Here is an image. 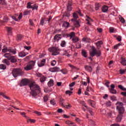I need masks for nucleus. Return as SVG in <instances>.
I'll return each instance as SVG.
<instances>
[{"mask_svg":"<svg viewBox=\"0 0 126 126\" xmlns=\"http://www.w3.org/2000/svg\"><path fill=\"white\" fill-rule=\"evenodd\" d=\"M22 38H23V36H22L21 34H19L17 36L16 40L18 41V42L21 41Z\"/></svg>","mask_w":126,"mask_h":126,"instance_id":"obj_24","label":"nucleus"},{"mask_svg":"<svg viewBox=\"0 0 126 126\" xmlns=\"http://www.w3.org/2000/svg\"><path fill=\"white\" fill-rule=\"evenodd\" d=\"M61 36H62V34H57L54 36V39H57L59 38V36L61 37Z\"/></svg>","mask_w":126,"mask_h":126,"instance_id":"obj_53","label":"nucleus"},{"mask_svg":"<svg viewBox=\"0 0 126 126\" xmlns=\"http://www.w3.org/2000/svg\"><path fill=\"white\" fill-rule=\"evenodd\" d=\"M2 22H3V23L8 22V17L7 16H4Z\"/></svg>","mask_w":126,"mask_h":126,"instance_id":"obj_28","label":"nucleus"},{"mask_svg":"<svg viewBox=\"0 0 126 126\" xmlns=\"http://www.w3.org/2000/svg\"><path fill=\"white\" fill-rule=\"evenodd\" d=\"M92 51L91 52H90V56L92 54H93L94 53V52H95L97 51L94 46H92Z\"/></svg>","mask_w":126,"mask_h":126,"instance_id":"obj_33","label":"nucleus"},{"mask_svg":"<svg viewBox=\"0 0 126 126\" xmlns=\"http://www.w3.org/2000/svg\"><path fill=\"white\" fill-rule=\"evenodd\" d=\"M67 37H70V39H71V38H74V37H75V32H71L70 34H67Z\"/></svg>","mask_w":126,"mask_h":126,"instance_id":"obj_17","label":"nucleus"},{"mask_svg":"<svg viewBox=\"0 0 126 126\" xmlns=\"http://www.w3.org/2000/svg\"><path fill=\"white\" fill-rule=\"evenodd\" d=\"M62 32L61 29H59V30H57L56 29L53 32V34H57V33H60V32Z\"/></svg>","mask_w":126,"mask_h":126,"instance_id":"obj_44","label":"nucleus"},{"mask_svg":"<svg viewBox=\"0 0 126 126\" xmlns=\"http://www.w3.org/2000/svg\"><path fill=\"white\" fill-rule=\"evenodd\" d=\"M23 73H24V72H23L21 68H14L12 71V74L15 78L17 77V76L23 75Z\"/></svg>","mask_w":126,"mask_h":126,"instance_id":"obj_4","label":"nucleus"},{"mask_svg":"<svg viewBox=\"0 0 126 126\" xmlns=\"http://www.w3.org/2000/svg\"><path fill=\"white\" fill-rule=\"evenodd\" d=\"M36 76H37V77H41L43 76V75H42V74L40 73H37L36 74Z\"/></svg>","mask_w":126,"mask_h":126,"instance_id":"obj_64","label":"nucleus"},{"mask_svg":"<svg viewBox=\"0 0 126 126\" xmlns=\"http://www.w3.org/2000/svg\"><path fill=\"white\" fill-rule=\"evenodd\" d=\"M80 104H82V106H84V107H85V108H86L87 109H88V106L86 105V103H85V101H80Z\"/></svg>","mask_w":126,"mask_h":126,"instance_id":"obj_41","label":"nucleus"},{"mask_svg":"<svg viewBox=\"0 0 126 126\" xmlns=\"http://www.w3.org/2000/svg\"><path fill=\"white\" fill-rule=\"evenodd\" d=\"M99 8H100V4H99V3H95V10H99Z\"/></svg>","mask_w":126,"mask_h":126,"instance_id":"obj_39","label":"nucleus"},{"mask_svg":"<svg viewBox=\"0 0 126 126\" xmlns=\"http://www.w3.org/2000/svg\"><path fill=\"white\" fill-rule=\"evenodd\" d=\"M48 51L50 53H52V56H58V55H60L61 50L59 47H51L48 48Z\"/></svg>","mask_w":126,"mask_h":126,"instance_id":"obj_3","label":"nucleus"},{"mask_svg":"<svg viewBox=\"0 0 126 126\" xmlns=\"http://www.w3.org/2000/svg\"><path fill=\"white\" fill-rule=\"evenodd\" d=\"M25 49H26V50H28V51H29V50H31V46H24Z\"/></svg>","mask_w":126,"mask_h":126,"instance_id":"obj_62","label":"nucleus"},{"mask_svg":"<svg viewBox=\"0 0 126 126\" xmlns=\"http://www.w3.org/2000/svg\"><path fill=\"white\" fill-rule=\"evenodd\" d=\"M2 53H6V52H8V48L7 47H6L5 48H3L2 50Z\"/></svg>","mask_w":126,"mask_h":126,"instance_id":"obj_51","label":"nucleus"},{"mask_svg":"<svg viewBox=\"0 0 126 126\" xmlns=\"http://www.w3.org/2000/svg\"><path fill=\"white\" fill-rule=\"evenodd\" d=\"M73 18H76L77 19V18H78V15H77V14L76 13L74 12L73 14Z\"/></svg>","mask_w":126,"mask_h":126,"instance_id":"obj_48","label":"nucleus"},{"mask_svg":"<svg viewBox=\"0 0 126 126\" xmlns=\"http://www.w3.org/2000/svg\"><path fill=\"white\" fill-rule=\"evenodd\" d=\"M71 3H68L67 6V10L68 11H71L72 10V7H71Z\"/></svg>","mask_w":126,"mask_h":126,"instance_id":"obj_23","label":"nucleus"},{"mask_svg":"<svg viewBox=\"0 0 126 126\" xmlns=\"http://www.w3.org/2000/svg\"><path fill=\"white\" fill-rule=\"evenodd\" d=\"M46 79H47V77H45L44 75H42L40 79V82H41V83L45 82V81H46Z\"/></svg>","mask_w":126,"mask_h":126,"instance_id":"obj_22","label":"nucleus"},{"mask_svg":"<svg viewBox=\"0 0 126 126\" xmlns=\"http://www.w3.org/2000/svg\"><path fill=\"white\" fill-rule=\"evenodd\" d=\"M26 56V54L23 52H21L19 53V57L20 58H23Z\"/></svg>","mask_w":126,"mask_h":126,"instance_id":"obj_26","label":"nucleus"},{"mask_svg":"<svg viewBox=\"0 0 126 126\" xmlns=\"http://www.w3.org/2000/svg\"><path fill=\"white\" fill-rule=\"evenodd\" d=\"M101 55H102V52H101V50H98V51H94L93 53L91 54V57H94V56H96L97 58H99L101 57Z\"/></svg>","mask_w":126,"mask_h":126,"instance_id":"obj_7","label":"nucleus"},{"mask_svg":"<svg viewBox=\"0 0 126 126\" xmlns=\"http://www.w3.org/2000/svg\"><path fill=\"white\" fill-rule=\"evenodd\" d=\"M63 56H66L68 58H69V57L70 56V55L68 54V53L67 52V51L65 50L64 53L63 54Z\"/></svg>","mask_w":126,"mask_h":126,"instance_id":"obj_38","label":"nucleus"},{"mask_svg":"<svg viewBox=\"0 0 126 126\" xmlns=\"http://www.w3.org/2000/svg\"><path fill=\"white\" fill-rule=\"evenodd\" d=\"M108 9H109V7H108V6L107 5H104L102 6V12H107Z\"/></svg>","mask_w":126,"mask_h":126,"instance_id":"obj_15","label":"nucleus"},{"mask_svg":"<svg viewBox=\"0 0 126 126\" xmlns=\"http://www.w3.org/2000/svg\"><path fill=\"white\" fill-rule=\"evenodd\" d=\"M48 85L49 87H51V86H54V80L51 79L48 83Z\"/></svg>","mask_w":126,"mask_h":126,"instance_id":"obj_18","label":"nucleus"},{"mask_svg":"<svg viewBox=\"0 0 126 126\" xmlns=\"http://www.w3.org/2000/svg\"><path fill=\"white\" fill-rule=\"evenodd\" d=\"M46 63V59H43L40 62V63H38V65L39 67H41V66H44L45 64Z\"/></svg>","mask_w":126,"mask_h":126,"instance_id":"obj_14","label":"nucleus"},{"mask_svg":"<svg viewBox=\"0 0 126 126\" xmlns=\"http://www.w3.org/2000/svg\"><path fill=\"white\" fill-rule=\"evenodd\" d=\"M12 56L10 55V53H5L4 55V57H5V58H6L8 60H9V59H10V57Z\"/></svg>","mask_w":126,"mask_h":126,"instance_id":"obj_25","label":"nucleus"},{"mask_svg":"<svg viewBox=\"0 0 126 126\" xmlns=\"http://www.w3.org/2000/svg\"><path fill=\"white\" fill-rule=\"evenodd\" d=\"M29 86L32 90L31 94L32 95V97H36L37 95L40 94V87L39 85L35 84V82H32L30 84Z\"/></svg>","mask_w":126,"mask_h":126,"instance_id":"obj_2","label":"nucleus"},{"mask_svg":"<svg viewBox=\"0 0 126 126\" xmlns=\"http://www.w3.org/2000/svg\"><path fill=\"white\" fill-rule=\"evenodd\" d=\"M63 16V17H69L70 16V14L68 12H65Z\"/></svg>","mask_w":126,"mask_h":126,"instance_id":"obj_35","label":"nucleus"},{"mask_svg":"<svg viewBox=\"0 0 126 126\" xmlns=\"http://www.w3.org/2000/svg\"><path fill=\"white\" fill-rule=\"evenodd\" d=\"M110 33H114L115 32V28L113 27H110L109 28Z\"/></svg>","mask_w":126,"mask_h":126,"instance_id":"obj_46","label":"nucleus"},{"mask_svg":"<svg viewBox=\"0 0 126 126\" xmlns=\"http://www.w3.org/2000/svg\"><path fill=\"white\" fill-rule=\"evenodd\" d=\"M90 123L92 126H95V122L92 120L90 121Z\"/></svg>","mask_w":126,"mask_h":126,"instance_id":"obj_61","label":"nucleus"},{"mask_svg":"<svg viewBox=\"0 0 126 126\" xmlns=\"http://www.w3.org/2000/svg\"><path fill=\"white\" fill-rule=\"evenodd\" d=\"M30 83V80L28 79H24L21 80V83H20V86H26L29 84Z\"/></svg>","mask_w":126,"mask_h":126,"instance_id":"obj_6","label":"nucleus"},{"mask_svg":"<svg viewBox=\"0 0 126 126\" xmlns=\"http://www.w3.org/2000/svg\"><path fill=\"white\" fill-rule=\"evenodd\" d=\"M48 100H49V97H48V96L45 95L43 97L44 102H48Z\"/></svg>","mask_w":126,"mask_h":126,"instance_id":"obj_42","label":"nucleus"},{"mask_svg":"<svg viewBox=\"0 0 126 126\" xmlns=\"http://www.w3.org/2000/svg\"><path fill=\"white\" fill-rule=\"evenodd\" d=\"M33 6L31 5V3L30 2L28 3L27 8H32Z\"/></svg>","mask_w":126,"mask_h":126,"instance_id":"obj_49","label":"nucleus"},{"mask_svg":"<svg viewBox=\"0 0 126 126\" xmlns=\"http://www.w3.org/2000/svg\"><path fill=\"white\" fill-rule=\"evenodd\" d=\"M8 61H10L12 63H15L17 62V59L15 56H12L9 59Z\"/></svg>","mask_w":126,"mask_h":126,"instance_id":"obj_9","label":"nucleus"},{"mask_svg":"<svg viewBox=\"0 0 126 126\" xmlns=\"http://www.w3.org/2000/svg\"><path fill=\"white\" fill-rule=\"evenodd\" d=\"M65 45H66V42H65V41L63 40L61 42V47H62V48L65 47Z\"/></svg>","mask_w":126,"mask_h":126,"instance_id":"obj_34","label":"nucleus"},{"mask_svg":"<svg viewBox=\"0 0 126 126\" xmlns=\"http://www.w3.org/2000/svg\"><path fill=\"white\" fill-rule=\"evenodd\" d=\"M34 65H35V62L33 61H30L27 66L24 67V69L25 70H31Z\"/></svg>","mask_w":126,"mask_h":126,"instance_id":"obj_5","label":"nucleus"},{"mask_svg":"<svg viewBox=\"0 0 126 126\" xmlns=\"http://www.w3.org/2000/svg\"><path fill=\"white\" fill-rule=\"evenodd\" d=\"M69 25H70V24L66 21H65L63 22L62 26L63 27H65V28H68V27H69Z\"/></svg>","mask_w":126,"mask_h":126,"instance_id":"obj_16","label":"nucleus"},{"mask_svg":"<svg viewBox=\"0 0 126 126\" xmlns=\"http://www.w3.org/2000/svg\"><path fill=\"white\" fill-rule=\"evenodd\" d=\"M72 41L73 43H77V42H78V41H79V37H78L77 36L73 37L72 39Z\"/></svg>","mask_w":126,"mask_h":126,"instance_id":"obj_20","label":"nucleus"},{"mask_svg":"<svg viewBox=\"0 0 126 126\" xmlns=\"http://www.w3.org/2000/svg\"><path fill=\"white\" fill-rule=\"evenodd\" d=\"M0 96H2L3 98H5V99H8V100H10V98L9 97L4 95L3 93H0Z\"/></svg>","mask_w":126,"mask_h":126,"instance_id":"obj_30","label":"nucleus"},{"mask_svg":"<svg viewBox=\"0 0 126 126\" xmlns=\"http://www.w3.org/2000/svg\"><path fill=\"white\" fill-rule=\"evenodd\" d=\"M118 88H119V89H121V90H122V91L126 92V88L124 87V86H123V85H118Z\"/></svg>","mask_w":126,"mask_h":126,"instance_id":"obj_27","label":"nucleus"},{"mask_svg":"<svg viewBox=\"0 0 126 126\" xmlns=\"http://www.w3.org/2000/svg\"><path fill=\"white\" fill-rule=\"evenodd\" d=\"M64 108H66V109L71 108V105H70L69 103H68V105H64Z\"/></svg>","mask_w":126,"mask_h":126,"instance_id":"obj_57","label":"nucleus"},{"mask_svg":"<svg viewBox=\"0 0 126 126\" xmlns=\"http://www.w3.org/2000/svg\"><path fill=\"white\" fill-rule=\"evenodd\" d=\"M27 123L28 124H29V123H31V124H35L36 123V120L35 119H31L29 117H27Z\"/></svg>","mask_w":126,"mask_h":126,"instance_id":"obj_12","label":"nucleus"},{"mask_svg":"<svg viewBox=\"0 0 126 126\" xmlns=\"http://www.w3.org/2000/svg\"><path fill=\"white\" fill-rule=\"evenodd\" d=\"M30 13L29 11L26 10L24 12V15H28Z\"/></svg>","mask_w":126,"mask_h":126,"instance_id":"obj_59","label":"nucleus"},{"mask_svg":"<svg viewBox=\"0 0 126 126\" xmlns=\"http://www.w3.org/2000/svg\"><path fill=\"white\" fill-rule=\"evenodd\" d=\"M82 56L84 57V58H87V52L84 50H82Z\"/></svg>","mask_w":126,"mask_h":126,"instance_id":"obj_19","label":"nucleus"},{"mask_svg":"<svg viewBox=\"0 0 126 126\" xmlns=\"http://www.w3.org/2000/svg\"><path fill=\"white\" fill-rule=\"evenodd\" d=\"M55 72L60 71V68L59 67H54Z\"/></svg>","mask_w":126,"mask_h":126,"instance_id":"obj_55","label":"nucleus"},{"mask_svg":"<svg viewBox=\"0 0 126 126\" xmlns=\"http://www.w3.org/2000/svg\"><path fill=\"white\" fill-rule=\"evenodd\" d=\"M116 110L118 111V115L115 119L116 123H121L123 120L124 114H125V107H124V103L121 102H117L116 103Z\"/></svg>","mask_w":126,"mask_h":126,"instance_id":"obj_1","label":"nucleus"},{"mask_svg":"<svg viewBox=\"0 0 126 126\" xmlns=\"http://www.w3.org/2000/svg\"><path fill=\"white\" fill-rule=\"evenodd\" d=\"M7 29L8 33H11V32L12 31V29L11 28L7 27Z\"/></svg>","mask_w":126,"mask_h":126,"instance_id":"obj_54","label":"nucleus"},{"mask_svg":"<svg viewBox=\"0 0 126 126\" xmlns=\"http://www.w3.org/2000/svg\"><path fill=\"white\" fill-rule=\"evenodd\" d=\"M73 24L76 28H78V27H79L80 26V24H79V21L78 20L76 21L75 23H73Z\"/></svg>","mask_w":126,"mask_h":126,"instance_id":"obj_29","label":"nucleus"},{"mask_svg":"<svg viewBox=\"0 0 126 126\" xmlns=\"http://www.w3.org/2000/svg\"><path fill=\"white\" fill-rule=\"evenodd\" d=\"M20 115H21V116H23L26 119H27L28 118L26 116V114L25 113V112H20Z\"/></svg>","mask_w":126,"mask_h":126,"instance_id":"obj_47","label":"nucleus"},{"mask_svg":"<svg viewBox=\"0 0 126 126\" xmlns=\"http://www.w3.org/2000/svg\"><path fill=\"white\" fill-rule=\"evenodd\" d=\"M56 63H57V62L55 60H53L51 62V65H52V66L56 65Z\"/></svg>","mask_w":126,"mask_h":126,"instance_id":"obj_52","label":"nucleus"},{"mask_svg":"<svg viewBox=\"0 0 126 126\" xmlns=\"http://www.w3.org/2000/svg\"><path fill=\"white\" fill-rule=\"evenodd\" d=\"M66 124L67 125H68V126H70V125H73L74 123L71 122L70 121H66Z\"/></svg>","mask_w":126,"mask_h":126,"instance_id":"obj_56","label":"nucleus"},{"mask_svg":"<svg viewBox=\"0 0 126 126\" xmlns=\"http://www.w3.org/2000/svg\"><path fill=\"white\" fill-rule=\"evenodd\" d=\"M110 88V89H109V92H110V93L112 94H117V90H115V85H111Z\"/></svg>","mask_w":126,"mask_h":126,"instance_id":"obj_8","label":"nucleus"},{"mask_svg":"<svg viewBox=\"0 0 126 126\" xmlns=\"http://www.w3.org/2000/svg\"><path fill=\"white\" fill-rule=\"evenodd\" d=\"M103 44V41L101 40H99L95 43V45L96 46V49L97 50H100V48H101V45Z\"/></svg>","mask_w":126,"mask_h":126,"instance_id":"obj_10","label":"nucleus"},{"mask_svg":"<svg viewBox=\"0 0 126 126\" xmlns=\"http://www.w3.org/2000/svg\"><path fill=\"white\" fill-rule=\"evenodd\" d=\"M86 91H88V92H89V91H91L92 92H94V90H93V89H92V88H91V87H90L89 86H88L87 87Z\"/></svg>","mask_w":126,"mask_h":126,"instance_id":"obj_36","label":"nucleus"},{"mask_svg":"<svg viewBox=\"0 0 126 126\" xmlns=\"http://www.w3.org/2000/svg\"><path fill=\"white\" fill-rule=\"evenodd\" d=\"M45 22V21L44 20V18H41V20H40V25H42V26H44V23Z\"/></svg>","mask_w":126,"mask_h":126,"instance_id":"obj_45","label":"nucleus"},{"mask_svg":"<svg viewBox=\"0 0 126 126\" xmlns=\"http://www.w3.org/2000/svg\"><path fill=\"white\" fill-rule=\"evenodd\" d=\"M50 104L51 105H52L53 106H55L56 102V100H55V99H51L50 100Z\"/></svg>","mask_w":126,"mask_h":126,"instance_id":"obj_37","label":"nucleus"},{"mask_svg":"<svg viewBox=\"0 0 126 126\" xmlns=\"http://www.w3.org/2000/svg\"><path fill=\"white\" fill-rule=\"evenodd\" d=\"M2 63H5V64H6V65H10V63H9V61H8V59H4L2 61Z\"/></svg>","mask_w":126,"mask_h":126,"instance_id":"obj_21","label":"nucleus"},{"mask_svg":"<svg viewBox=\"0 0 126 126\" xmlns=\"http://www.w3.org/2000/svg\"><path fill=\"white\" fill-rule=\"evenodd\" d=\"M126 70H123V69H121L119 70V72L120 74H125L126 73Z\"/></svg>","mask_w":126,"mask_h":126,"instance_id":"obj_43","label":"nucleus"},{"mask_svg":"<svg viewBox=\"0 0 126 126\" xmlns=\"http://www.w3.org/2000/svg\"><path fill=\"white\" fill-rule=\"evenodd\" d=\"M117 40L118 41V42H121L122 41V36L119 35L117 38Z\"/></svg>","mask_w":126,"mask_h":126,"instance_id":"obj_58","label":"nucleus"},{"mask_svg":"<svg viewBox=\"0 0 126 126\" xmlns=\"http://www.w3.org/2000/svg\"><path fill=\"white\" fill-rule=\"evenodd\" d=\"M122 61L121 62V63L123 64V65H126V60L124 58H122Z\"/></svg>","mask_w":126,"mask_h":126,"instance_id":"obj_32","label":"nucleus"},{"mask_svg":"<svg viewBox=\"0 0 126 126\" xmlns=\"http://www.w3.org/2000/svg\"><path fill=\"white\" fill-rule=\"evenodd\" d=\"M106 107H110V106L111 105V101H107L106 103Z\"/></svg>","mask_w":126,"mask_h":126,"instance_id":"obj_50","label":"nucleus"},{"mask_svg":"<svg viewBox=\"0 0 126 126\" xmlns=\"http://www.w3.org/2000/svg\"><path fill=\"white\" fill-rule=\"evenodd\" d=\"M60 71H61L63 74H66V73H67V70H66V69H61Z\"/></svg>","mask_w":126,"mask_h":126,"instance_id":"obj_40","label":"nucleus"},{"mask_svg":"<svg viewBox=\"0 0 126 126\" xmlns=\"http://www.w3.org/2000/svg\"><path fill=\"white\" fill-rule=\"evenodd\" d=\"M0 69H3V70L6 69V66L3 64H0Z\"/></svg>","mask_w":126,"mask_h":126,"instance_id":"obj_31","label":"nucleus"},{"mask_svg":"<svg viewBox=\"0 0 126 126\" xmlns=\"http://www.w3.org/2000/svg\"><path fill=\"white\" fill-rule=\"evenodd\" d=\"M85 69H86L87 71H88V72H92V70H93V68H92V67L89 65H85Z\"/></svg>","mask_w":126,"mask_h":126,"instance_id":"obj_11","label":"nucleus"},{"mask_svg":"<svg viewBox=\"0 0 126 126\" xmlns=\"http://www.w3.org/2000/svg\"><path fill=\"white\" fill-rule=\"evenodd\" d=\"M8 52H9V53H11L13 55H15L16 54V49H13L11 47H9L8 48Z\"/></svg>","mask_w":126,"mask_h":126,"instance_id":"obj_13","label":"nucleus"},{"mask_svg":"<svg viewBox=\"0 0 126 126\" xmlns=\"http://www.w3.org/2000/svg\"><path fill=\"white\" fill-rule=\"evenodd\" d=\"M34 114H36V115H37V116H41L42 115L41 112H38L37 111H34Z\"/></svg>","mask_w":126,"mask_h":126,"instance_id":"obj_60","label":"nucleus"},{"mask_svg":"<svg viewBox=\"0 0 126 126\" xmlns=\"http://www.w3.org/2000/svg\"><path fill=\"white\" fill-rule=\"evenodd\" d=\"M22 18V13H20V15L18 17V19L19 20H21V19Z\"/></svg>","mask_w":126,"mask_h":126,"instance_id":"obj_63","label":"nucleus"}]
</instances>
